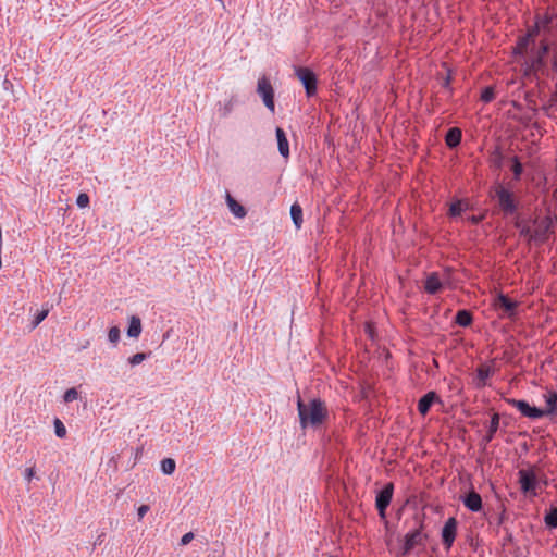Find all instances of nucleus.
<instances>
[{
  "label": "nucleus",
  "mask_w": 557,
  "mask_h": 557,
  "mask_svg": "<svg viewBox=\"0 0 557 557\" xmlns=\"http://www.w3.org/2000/svg\"><path fill=\"white\" fill-rule=\"evenodd\" d=\"M297 410L299 424L302 430L309 426L317 429L329 418L326 404L321 398H312L308 404H305L298 395Z\"/></svg>",
  "instance_id": "1"
},
{
  "label": "nucleus",
  "mask_w": 557,
  "mask_h": 557,
  "mask_svg": "<svg viewBox=\"0 0 557 557\" xmlns=\"http://www.w3.org/2000/svg\"><path fill=\"white\" fill-rule=\"evenodd\" d=\"M493 196L497 198V208L504 216H515L518 213L519 200L512 190L502 184L493 187Z\"/></svg>",
  "instance_id": "2"
},
{
  "label": "nucleus",
  "mask_w": 557,
  "mask_h": 557,
  "mask_svg": "<svg viewBox=\"0 0 557 557\" xmlns=\"http://www.w3.org/2000/svg\"><path fill=\"white\" fill-rule=\"evenodd\" d=\"M534 225V237L535 244L542 245L546 243L552 234L555 233V226L557 223L556 215L550 213L546 214L544 218L540 219L539 216L531 220Z\"/></svg>",
  "instance_id": "3"
},
{
  "label": "nucleus",
  "mask_w": 557,
  "mask_h": 557,
  "mask_svg": "<svg viewBox=\"0 0 557 557\" xmlns=\"http://www.w3.org/2000/svg\"><path fill=\"white\" fill-rule=\"evenodd\" d=\"M549 52V45L546 40H541L540 46L531 48L524 59L527 73H536L545 67V58Z\"/></svg>",
  "instance_id": "4"
},
{
  "label": "nucleus",
  "mask_w": 557,
  "mask_h": 557,
  "mask_svg": "<svg viewBox=\"0 0 557 557\" xmlns=\"http://www.w3.org/2000/svg\"><path fill=\"white\" fill-rule=\"evenodd\" d=\"M423 522H420V525L408 532L404 537V544L398 553L399 557H406L408 556L412 549L417 546H424L425 541L428 540V535L422 532L423 530Z\"/></svg>",
  "instance_id": "5"
},
{
  "label": "nucleus",
  "mask_w": 557,
  "mask_h": 557,
  "mask_svg": "<svg viewBox=\"0 0 557 557\" xmlns=\"http://www.w3.org/2000/svg\"><path fill=\"white\" fill-rule=\"evenodd\" d=\"M295 75L301 82L307 97H312L317 94L318 78L315 73L306 66H295Z\"/></svg>",
  "instance_id": "6"
},
{
  "label": "nucleus",
  "mask_w": 557,
  "mask_h": 557,
  "mask_svg": "<svg viewBox=\"0 0 557 557\" xmlns=\"http://www.w3.org/2000/svg\"><path fill=\"white\" fill-rule=\"evenodd\" d=\"M493 306L497 311H500L502 317L513 319L518 313L519 301L509 298L503 293H498Z\"/></svg>",
  "instance_id": "7"
},
{
  "label": "nucleus",
  "mask_w": 557,
  "mask_h": 557,
  "mask_svg": "<svg viewBox=\"0 0 557 557\" xmlns=\"http://www.w3.org/2000/svg\"><path fill=\"white\" fill-rule=\"evenodd\" d=\"M394 493V484L387 483L385 484L375 496V507L377 509L379 516L381 519L386 518V509L389 506Z\"/></svg>",
  "instance_id": "8"
},
{
  "label": "nucleus",
  "mask_w": 557,
  "mask_h": 557,
  "mask_svg": "<svg viewBox=\"0 0 557 557\" xmlns=\"http://www.w3.org/2000/svg\"><path fill=\"white\" fill-rule=\"evenodd\" d=\"M257 92L262 98L264 106L274 113V89L271 85L270 79L263 75L258 79Z\"/></svg>",
  "instance_id": "9"
},
{
  "label": "nucleus",
  "mask_w": 557,
  "mask_h": 557,
  "mask_svg": "<svg viewBox=\"0 0 557 557\" xmlns=\"http://www.w3.org/2000/svg\"><path fill=\"white\" fill-rule=\"evenodd\" d=\"M506 403L515 407L519 412L529 419L536 420L543 418V411L541 408L532 406L524 399L506 398Z\"/></svg>",
  "instance_id": "10"
},
{
  "label": "nucleus",
  "mask_w": 557,
  "mask_h": 557,
  "mask_svg": "<svg viewBox=\"0 0 557 557\" xmlns=\"http://www.w3.org/2000/svg\"><path fill=\"white\" fill-rule=\"evenodd\" d=\"M458 521L455 517H450L444 523L441 537L444 548L449 552L454 545L457 535Z\"/></svg>",
  "instance_id": "11"
},
{
  "label": "nucleus",
  "mask_w": 557,
  "mask_h": 557,
  "mask_svg": "<svg viewBox=\"0 0 557 557\" xmlns=\"http://www.w3.org/2000/svg\"><path fill=\"white\" fill-rule=\"evenodd\" d=\"M519 475V483H520V490L523 494H529L536 496V485H537V479L535 473L532 470H520L518 472Z\"/></svg>",
  "instance_id": "12"
},
{
  "label": "nucleus",
  "mask_w": 557,
  "mask_h": 557,
  "mask_svg": "<svg viewBox=\"0 0 557 557\" xmlns=\"http://www.w3.org/2000/svg\"><path fill=\"white\" fill-rule=\"evenodd\" d=\"M446 283H448V280L442 281L437 272H431L424 281V290L430 295H436Z\"/></svg>",
  "instance_id": "13"
},
{
  "label": "nucleus",
  "mask_w": 557,
  "mask_h": 557,
  "mask_svg": "<svg viewBox=\"0 0 557 557\" xmlns=\"http://www.w3.org/2000/svg\"><path fill=\"white\" fill-rule=\"evenodd\" d=\"M462 504L467 509L472 512H479L482 509V497L474 490H470L463 496L460 497Z\"/></svg>",
  "instance_id": "14"
},
{
  "label": "nucleus",
  "mask_w": 557,
  "mask_h": 557,
  "mask_svg": "<svg viewBox=\"0 0 557 557\" xmlns=\"http://www.w3.org/2000/svg\"><path fill=\"white\" fill-rule=\"evenodd\" d=\"M435 403H442L441 398L434 391L424 394L418 401V411L421 416H426L431 407Z\"/></svg>",
  "instance_id": "15"
},
{
  "label": "nucleus",
  "mask_w": 557,
  "mask_h": 557,
  "mask_svg": "<svg viewBox=\"0 0 557 557\" xmlns=\"http://www.w3.org/2000/svg\"><path fill=\"white\" fill-rule=\"evenodd\" d=\"M499 419H500V417L498 413L492 414L487 431H486L485 435L482 437L481 443H480L481 446H483V449H485L486 445L490 442H492L493 438L495 437V434H496L497 430L499 429Z\"/></svg>",
  "instance_id": "16"
},
{
  "label": "nucleus",
  "mask_w": 557,
  "mask_h": 557,
  "mask_svg": "<svg viewBox=\"0 0 557 557\" xmlns=\"http://www.w3.org/2000/svg\"><path fill=\"white\" fill-rule=\"evenodd\" d=\"M275 135H276L277 148H278L280 154L284 159H288V157H289V143H288V139H287V136H286L284 129L281 128V127H276Z\"/></svg>",
  "instance_id": "17"
},
{
  "label": "nucleus",
  "mask_w": 557,
  "mask_h": 557,
  "mask_svg": "<svg viewBox=\"0 0 557 557\" xmlns=\"http://www.w3.org/2000/svg\"><path fill=\"white\" fill-rule=\"evenodd\" d=\"M225 200L230 211L234 214V216L238 219L246 216L247 210L245 207L242 206L235 198H233L228 191H226Z\"/></svg>",
  "instance_id": "18"
},
{
  "label": "nucleus",
  "mask_w": 557,
  "mask_h": 557,
  "mask_svg": "<svg viewBox=\"0 0 557 557\" xmlns=\"http://www.w3.org/2000/svg\"><path fill=\"white\" fill-rule=\"evenodd\" d=\"M461 138V129L459 127H450L445 135V144L449 149H454L460 145Z\"/></svg>",
  "instance_id": "19"
},
{
  "label": "nucleus",
  "mask_w": 557,
  "mask_h": 557,
  "mask_svg": "<svg viewBox=\"0 0 557 557\" xmlns=\"http://www.w3.org/2000/svg\"><path fill=\"white\" fill-rule=\"evenodd\" d=\"M532 44V40L527 37L524 34L523 36H520L518 38L517 45L513 48V54L516 57H522L525 59V57L529 54V46Z\"/></svg>",
  "instance_id": "20"
},
{
  "label": "nucleus",
  "mask_w": 557,
  "mask_h": 557,
  "mask_svg": "<svg viewBox=\"0 0 557 557\" xmlns=\"http://www.w3.org/2000/svg\"><path fill=\"white\" fill-rule=\"evenodd\" d=\"M545 397L546 408L542 409L543 417L553 416L557 412V393L548 392Z\"/></svg>",
  "instance_id": "21"
},
{
  "label": "nucleus",
  "mask_w": 557,
  "mask_h": 557,
  "mask_svg": "<svg viewBox=\"0 0 557 557\" xmlns=\"http://www.w3.org/2000/svg\"><path fill=\"white\" fill-rule=\"evenodd\" d=\"M494 370L487 364H481L476 369V387H484L487 379L493 375Z\"/></svg>",
  "instance_id": "22"
},
{
  "label": "nucleus",
  "mask_w": 557,
  "mask_h": 557,
  "mask_svg": "<svg viewBox=\"0 0 557 557\" xmlns=\"http://www.w3.org/2000/svg\"><path fill=\"white\" fill-rule=\"evenodd\" d=\"M473 322V315L470 310L461 309L458 310L455 315V323L462 327H468Z\"/></svg>",
  "instance_id": "23"
},
{
  "label": "nucleus",
  "mask_w": 557,
  "mask_h": 557,
  "mask_svg": "<svg viewBox=\"0 0 557 557\" xmlns=\"http://www.w3.org/2000/svg\"><path fill=\"white\" fill-rule=\"evenodd\" d=\"M290 218L293 223L297 230H299L302 225V208L298 202H294L290 206Z\"/></svg>",
  "instance_id": "24"
},
{
  "label": "nucleus",
  "mask_w": 557,
  "mask_h": 557,
  "mask_svg": "<svg viewBox=\"0 0 557 557\" xmlns=\"http://www.w3.org/2000/svg\"><path fill=\"white\" fill-rule=\"evenodd\" d=\"M141 333V321L138 317L133 315L127 327V336L137 338Z\"/></svg>",
  "instance_id": "25"
},
{
  "label": "nucleus",
  "mask_w": 557,
  "mask_h": 557,
  "mask_svg": "<svg viewBox=\"0 0 557 557\" xmlns=\"http://www.w3.org/2000/svg\"><path fill=\"white\" fill-rule=\"evenodd\" d=\"M544 522L548 529L557 528V508L552 507L544 516Z\"/></svg>",
  "instance_id": "26"
},
{
  "label": "nucleus",
  "mask_w": 557,
  "mask_h": 557,
  "mask_svg": "<svg viewBox=\"0 0 557 557\" xmlns=\"http://www.w3.org/2000/svg\"><path fill=\"white\" fill-rule=\"evenodd\" d=\"M511 171L513 173V180L520 181L521 175L523 173V165H522L519 157H517V156L511 158Z\"/></svg>",
  "instance_id": "27"
},
{
  "label": "nucleus",
  "mask_w": 557,
  "mask_h": 557,
  "mask_svg": "<svg viewBox=\"0 0 557 557\" xmlns=\"http://www.w3.org/2000/svg\"><path fill=\"white\" fill-rule=\"evenodd\" d=\"M236 103V99L235 97H231L227 101H225L223 104H220V108H219V113L222 117H226L228 116L233 109H234V106Z\"/></svg>",
  "instance_id": "28"
},
{
  "label": "nucleus",
  "mask_w": 557,
  "mask_h": 557,
  "mask_svg": "<svg viewBox=\"0 0 557 557\" xmlns=\"http://www.w3.org/2000/svg\"><path fill=\"white\" fill-rule=\"evenodd\" d=\"M175 468L176 463L175 460L172 458H164L161 461V470L166 475H171L175 471Z\"/></svg>",
  "instance_id": "29"
},
{
  "label": "nucleus",
  "mask_w": 557,
  "mask_h": 557,
  "mask_svg": "<svg viewBox=\"0 0 557 557\" xmlns=\"http://www.w3.org/2000/svg\"><path fill=\"white\" fill-rule=\"evenodd\" d=\"M554 16L549 14H544L543 16L536 15V22L540 23L542 29L549 32L550 25L553 23Z\"/></svg>",
  "instance_id": "30"
},
{
  "label": "nucleus",
  "mask_w": 557,
  "mask_h": 557,
  "mask_svg": "<svg viewBox=\"0 0 557 557\" xmlns=\"http://www.w3.org/2000/svg\"><path fill=\"white\" fill-rule=\"evenodd\" d=\"M503 161H504L503 153L499 151L498 148L495 149V151L491 156V164H492V166H494L495 169H502Z\"/></svg>",
  "instance_id": "31"
},
{
  "label": "nucleus",
  "mask_w": 557,
  "mask_h": 557,
  "mask_svg": "<svg viewBox=\"0 0 557 557\" xmlns=\"http://www.w3.org/2000/svg\"><path fill=\"white\" fill-rule=\"evenodd\" d=\"M441 85L443 88L447 89L450 94L453 92L451 88V81H453V73L450 69H447V73L445 76H441Z\"/></svg>",
  "instance_id": "32"
},
{
  "label": "nucleus",
  "mask_w": 557,
  "mask_h": 557,
  "mask_svg": "<svg viewBox=\"0 0 557 557\" xmlns=\"http://www.w3.org/2000/svg\"><path fill=\"white\" fill-rule=\"evenodd\" d=\"M519 234L521 237H523L529 244L534 243L535 244V237H534V231L531 228L530 225L525 227H521L519 231Z\"/></svg>",
  "instance_id": "33"
},
{
  "label": "nucleus",
  "mask_w": 557,
  "mask_h": 557,
  "mask_svg": "<svg viewBox=\"0 0 557 557\" xmlns=\"http://www.w3.org/2000/svg\"><path fill=\"white\" fill-rule=\"evenodd\" d=\"M542 27L540 26V23L535 21L534 25L529 27L527 32V37L532 40V45L535 44V38L539 36Z\"/></svg>",
  "instance_id": "34"
},
{
  "label": "nucleus",
  "mask_w": 557,
  "mask_h": 557,
  "mask_svg": "<svg viewBox=\"0 0 557 557\" xmlns=\"http://www.w3.org/2000/svg\"><path fill=\"white\" fill-rule=\"evenodd\" d=\"M495 98V91L492 86H486L481 92V100L485 103L491 102Z\"/></svg>",
  "instance_id": "35"
},
{
  "label": "nucleus",
  "mask_w": 557,
  "mask_h": 557,
  "mask_svg": "<svg viewBox=\"0 0 557 557\" xmlns=\"http://www.w3.org/2000/svg\"><path fill=\"white\" fill-rule=\"evenodd\" d=\"M462 211H463L462 201L457 200L450 205L448 214H449V216L455 218V216H459Z\"/></svg>",
  "instance_id": "36"
},
{
  "label": "nucleus",
  "mask_w": 557,
  "mask_h": 557,
  "mask_svg": "<svg viewBox=\"0 0 557 557\" xmlns=\"http://www.w3.org/2000/svg\"><path fill=\"white\" fill-rule=\"evenodd\" d=\"M147 358H148V354L137 352L128 358V363L132 367H135V366L141 363L143 361H145Z\"/></svg>",
  "instance_id": "37"
},
{
  "label": "nucleus",
  "mask_w": 557,
  "mask_h": 557,
  "mask_svg": "<svg viewBox=\"0 0 557 557\" xmlns=\"http://www.w3.org/2000/svg\"><path fill=\"white\" fill-rule=\"evenodd\" d=\"M48 313H49L48 309H44L41 311H38L37 314L34 318L33 322H32V329L37 327L47 318Z\"/></svg>",
  "instance_id": "38"
},
{
  "label": "nucleus",
  "mask_w": 557,
  "mask_h": 557,
  "mask_svg": "<svg viewBox=\"0 0 557 557\" xmlns=\"http://www.w3.org/2000/svg\"><path fill=\"white\" fill-rule=\"evenodd\" d=\"M54 432L59 438H63L66 435V429L60 419L54 420Z\"/></svg>",
  "instance_id": "39"
},
{
  "label": "nucleus",
  "mask_w": 557,
  "mask_h": 557,
  "mask_svg": "<svg viewBox=\"0 0 557 557\" xmlns=\"http://www.w3.org/2000/svg\"><path fill=\"white\" fill-rule=\"evenodd\" d=\"M120 336H121V331L117 326H112L109 330L108 338L111 343H113V344L117 343L120 341Z\"/></svg>",
  "instance_id": "40"
},
{
  "label": "nucleus",
  "mask_w": 557,
  "mask_h": 557,
  "mask_svg": "<svg viewBox=\"0 0 557 557\" xmlns=\"http://www.w3.org/2000/svg\"><path fill=\"white\" fill-rule=\"evenodd\" d=\"M77 398H78V392L74 387L69 388L64 393V396H63V399L65 403H72V401L76 400Z\"/></svg>",
  "instance_id": "41"
},
{
  "label": "nucleus",
  "mask_w": 557,
  "mask_h": 557,
  "mask_svg": "<svg viewBox=\"0 0 557 557\" xmlns=\"http://www.w3.org/2000/svg\"><path fill=\"white\" fill-rule=\"evenodd\" d=\"M76 205L79 208H86L89 205V196L84 193L79 194L76 199Z\"/></svg>",
  "instance_id": "42"
},
{
  "label": "nucleus",
  "mask_w": 557,
  "mask_h": 557,
  "mask_svg": "<svg viewBox=\"0 0 557 557\" xmlns=\"http://www.w3.org/2000/svg\"><path fill=\"white\" fill-rule=\"evenodd\" d=\"M194 539V533L193 532H187L185 533L182 539H181V545H187L189 544Z\"/></svg>",
  "instance_id": "43"
},
{
  "label": "nucleus",
  "mask_w": 557,
  "mask_h": 557,
  "mask_svg": "<svg viewBox=\"0 0 557 557\" xmlns=\"http://www.w3.org/2000/svg\"><path fill=\"white\" fill-rule=\"evenodd\" d=\"M35 476V469L34 467H29L25 470L24 478L27 482H30L33 478Z\"/></svg>",
  "instance_id": "44"
},
{
  "label": "nucleus",
  "mask_w": 557,
  "mask_h": 557,
  "mask_svg": "<svg viewBox=\"0 0 557 557\" xmlns=\"http://www.w3.org/2000/svg\"><path fill=\"white\" fill-rule=\"evenodd\" d=\"M528 225H529V224L527 223V221H525V220H523V219H520L519 216H517V218H516V221H515V223H513V226H515L518 231H520V230H521V227H525V226H528Z\"/></svg>",
  "instance_id": "45"
},
{
  "label": "nucleus",
  "mask_w": 557,
  "mask_h": 557,
  "mask_svg": "<svg viewBox=\"0 0 557 557\" xmlns=\"http://www.w3.org/2000/svg\"><path fill=\"white\" fill-rule=\"evenodd\" d=\"M149 506L148 505H141L139 506L138 510H137V513H138V518L139 520H141L145 515L149 511Z\"/></svg>",
  "instance_id": "46"
},
{
  "label": "nucleus",
  "mask_w": 557,
  "mask_h": 557,
  "mask_svg": "<svg viewBox=\"0 0 557 557\" xmlns=\"http://www.w3.org/2000/svg\"><path fill=\"white\" fill-rule=\"evenodd\" d=\"M469 220L473 224H479L483 220V216L482 215H472Z\"/></svg>",
  "instance_id": "47"
},
{
  "label": "nucleus",
  "mask_w": 557,
  "mask_h": 557,
  "mask_svg": "<svg viewBox=\"0 0 557 557\" xmlns=\"http://www.w3.org/2000/svg\"><path fill=\"white\" fill-rule=\"evenodd\" d=\"M552 108H553V103H550V104H548V106H543L542 110L545 112V114H546L547 116H549V115H550V112H549V111H550V109H552Z\"/></svg>",
  "instance_id": "48"
},
{
  "label": "nucleus",
  "mask_w": 557,
  "mask_h": 557,
  "mask_svg": "<svg viewBox=\"0 0 557 557\" xmlns=\"http://www.w3.org/2000/svg\"><path fill=\"white\" fill-rule=\"evenodd\" d=\"M505 543H511L513 541V536L511 533H507V535L504 539Z\"/></svg>",
  "instance_id": "49"
},
{
  "label": "nucleus",
  "mask_w": 557,
  "mask_h": 557,
  "mask_svg": "<svg viewBox=\"0 0 557 557\" xmlns=\"http://www.w3.org/2000/svg\"><path fill=\"white\" fill-rule=\"evenodd\" d=\"M553 70L557 73V53L554 55Z\"/></svg>",
  "instance_id": "50"
},
{
  "label": "nucleus",
  "mask_w": 557,
  "mask_h": 557,
  "mask_svg": "<svg viewBox=\"0 0 557 557\" xmlns=\"http://www.w3.org/2000/svg\"><path fill=\"white\" fill-rule=\"evenodd\" d=\"M89 344H90L89 341H86L85 344H83L82 349L87 348L89 346Z\"/></svg>",
  "instance_id": "51"
}]
</instances>
